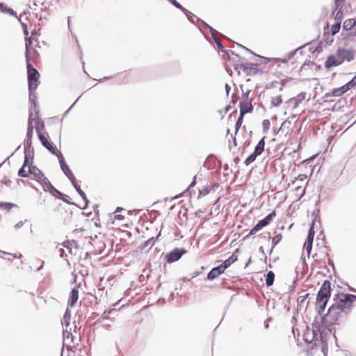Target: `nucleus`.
<instances>
[{
    "instance_id": "f257e3e1",
    "label": "nucleus",
    "mask_w": 356,
    "mask_h": 356,
    "mask_svg": "<svg viewBox=\"0 0 356 356\" xmlns=\"http://www.w3.org/2000/svg\"><path fill=\"white\" fill-rule=\"evenodd\" d=\"M33 41L38 42L37 39L33 37L26 38V58L29 89H36L40 84V74L31 64V61L35 59V54H38L33 45Z\"/></svg>"
},
{
    "instance_id": "f03ea898",
    "label": "nucleus",
    "mask_w": 356,
    "mask_h": 356,
    "mask_svg": "<svg viewBox=\"0 0 356 356\" xmlns=\"http://www.w3.org/2000/svg\"><path fill=\"white\" fill-rule=\"evenodd\" d=\"M330 296L331 283L330 281L325 280L321 286L316 299V309L319 314H322L324 312Z\"/></svg>"
},
{
    "instance_id": "7ed1b4c3",
    "label": "nucleus",
    "mask_w": 356,
    "mask_h": 356,
    "mask_svg": "<svg viewBox=\"0 0 356 356\" xmlns=\"http://www.w3.org/2000/svg\"><path fill=\"white\" fill-rule=\"evenodd\" d=\"M334 305L343 313H349L356 303V296L339 292L334 298Z\"/></svg>"
},
{
    "instance_id": "20e7f679",
    "label": "nucleus",
    "mask_w": 356,
    "mask_h": 356,
    "mask_svg": "<svg viewBox=\"0 0 356 356\" xmlns=\"http://www.w3.org/2000/svg\"><path fill=\"white\" fill-rule=\"evenodd\" d=\"M30 176H32L33 179L41 184L44 191L49 192L54 195L56 193L60 194V192L52 186V184L44 175L42 171L39 170L36 166L33 165L31 166Z\"/></svg>"
},
{
    "instance_id": "39448f33",
    "label": "nucleus",
    "mask_w": 356,
    "mask_h": 356,
    "mask_svg": "<svg viewBox=\"0 0 356 356\" xmlns=\"http://www.w3.org/2000/svg\"><path fill=\"white\" fill-rule=\"evenodd\" d=\"M44 124L43 122H38L36 124V132L39 140L44 147H45L51 153L57 157L61 154V152L56 148L53 143L49 141L47 133H44Z\"/></svg>"
},
{
    "instance_id": "423d86ee",
    "label": "nucleus",
    "mask_w": 356,
    "mask_h": 356,
    "mask_svg": "<svg viewBox=\"0 0 356 356\" xmlns=\"http://www.w3.org/2000/svg\"><path fill=\"white\" fill-rule=\"evenodd\" d=\"M343 312L333 304L328 309L327 314L323 316V323L327 326L334 325L337 323Z\"/></svg>"
},
{
    "instance_id": "0eeeda50",
    "label": "nucleus",
    "mask_w": 356,
    "mask_h": 356,
    "mask_svg": "<svg viewBox=\"0 0 356 356\" xmlns=\"http://www.w3.org/2000/svg\"><path fill=\"white\" fill-rule=\"evenodd\" d=\"M307 175L300 174L292 182L293 185H296L295 188V196L296 200H300L305 195L306 186L307 184Z\"/></svg>"
},
{
    "instance_id": "6e6552de",
    "label": "nucleus",
    "mask_w": 356,
    "mask_h": 356,
    "mask_svg": "<svg viewBox=\"0 0 356 356\" xmlns=\"http://www.w3.org/2000/svg\"><path fill=\"white\" fill-rule=\"evenodd\" d=\"M276 212L273 211L264 219L259 220L255 226L250 231L249 234L245 236V238H249L252 235L256 234L259 230L270 225L273 219L275 217Z\"/></svg>"
},
{
    "instance_id": "1a4fd4ad",
    "label": "nucleus",
    "mask_w": 356,
    "mask_h": 356,
    "mask_svg": "<svg viewBox=\"0 0 356 356\" xmlns=\"http://www.w3.org/2000/svg\"><path fill=\"white\" fill-rule=\"evenodd\" d=\"M38 122L43 121L38 115V112H36V113H33L32 112H31L29 113L28 129L26 134V143L29 145H31V139L33 135V128L36 129V124Z\"/></svg>"
},
{
    "instance_id": "9d476101",
    "label": "nucleus",
    "mask_w": 356,
    "mask_h": 356,
    "mask_svg": "<svg viewBox=\"0 0 356 356\" xmlns=\"http://www.w3.org/2000/svg\"><path fill=\"white\" fill-rule=\"evenodd\" d=\"M234 70L238 75L243 74L246 76L255 74L258 72L257 65L252 63H241L234 66Z\"/></svg>"
},
{
    "instance_id": "9b49d317",
    "label": "nucleus",
    "mask_w": 356,
    "mask_h": 356,
    "mask_svg": "<svg viewBox=\"0 0 356 356\" xmlns=\"http://www.w3.org/2000/svg\"><path fill=\"white\" fill-rule=\"evenodd\" d=\"M265 147V137H263L258 143L254 148L253 153H252L244 161L246 165H249L253 163L257 157L261 154L264 150Z\"/></svg>"
},
{
    "instance_id": "f8f14e48",
    "label": "nucleus",
    "mask_w": 356,
    "mask_h": 356,
    "mask_svg": "<svg viewBox=\"0 0 356 356\" xmlns=\"http://www.w3.org/2000/svg\"><path fill=\"white\" fill-rule=\"evenodd\" d=\"M249 92L250 90H248L246 92L243 93V100L240 102V113H241V115L251 112L253 109L252 99L248 98Z\"/></svg>"
},
{
    "instance_id": "ddd939ff",
    "label": "nucleus",
    "mask_w": 356,
    "mask_h": 356,
    "mask_svg": "<svg viewBox=\"0 0 356 356\" xmlns=\"http://www.w3.org/2000/svg\"><path fill=\"white\" fill-rule=\"evenodd\" d=\"M314 224V222H312L311 227L308 232L307 241H305V245H304V247H305L308 255H309L311 254L312 249L313 240H314V234H315Z\"/></svg>"
},
{
    "instance_id": "4468645a",
    "label": "nucleus",
    "mask_w": 356,
    "mask_h": 356,
    "mask_svg": "<svg viewBox=\"0 0 356 356\" xmlns=\"http://www.w3.org/2000/svg\"><path fill=\"white\" fill-rule=\"evenodd\" d=\"M32 165V161L29 160L27 156H25L24 161L22 167L18 172V175L22 177H28L30 176L31 166Z\"/></svg>"
},
{
    "instance_id": "2eb2a0df",
    "label": "nucleus",
    "mask_w": 356,
    "mask_h": 356,
    "mask_svg": "<svg viewBox=\"0 0 356 356\" xmlns=\"http://www.w3.org/2000/svg\"><path fill=\"white\" fill-rule=\"evenodd\" d=\"M58 159L60 167H61L63 171L64 172V173L65 174V175L69 178V179L72 182H74V181H75V177L73 175L71 170L70 169V168L68 167V165L65 163L62 154L58 156Z\"/></svg>"
},
{
    "instance_id": "dca6fc26",
    "label": "nucleus",
    "mask_w": 356,
    "mask_h": 356,
    "mask_svg": "<svg viewBox=\"0 0 356 356\" xmlns=\"http://www.w3.org/2000/svg\"><path fill=\"white\" fill-rule=\"evenodd\" d=\"M337 56L341 60V63L345 61H350L353 59L354 55L352 51L344 49H339L337 51Z\"/></svg>"
},
{
    "instance_id": "f3484780",
    "label": "nucleus",
    "mask_w": 356,
    "mask_h": 356,
    "mask_svg": "<svg viewBox=\"0 0 356 356\" xmlns=\"http://www.w3.org/2000/svg\"><path fill=\"white\" fill-rule=\"evenodd\" d=\"M184 253V250H179V249L176 248L165 255L166 261L168 263H173L175 261H177L181 258V257Z\"/></svg>"
},
{
    "instance_id": "a211bd4d",
    "label": "nucleus",
    "mask_w": 356,
    "mask_h": 356,
    "mask_svg": "<svg viewBox=\"0 0 356 356\" xmlns=\"http://www.w3.org/2000/svg\"><path fill=\"white\" fill-rule=\"evenodd\" d=\"M293 131V126L291 121L285 120L282 122L281 124V127L279 129V132L284 134L285 136H287L289 134H291Z\"/></svg>"
},
{
    "instance_id": "6ab92c4d",
    "label": "nucleus",
    "mask_w": 356,
    "mask_h": 356,
    "mask_svg": "<svg viewBox=\"0 0 356 356\" xmlns=\"http://www.w3.org/2000/svg\"><path fill=\"white\" fill-rule=\"evenodd\" d=\"M341 64V60H339L337 56H329L325 61V67L326 68H330L334 66H337Z\"/></svg>"
},
{
    "instance_id": "aec40b11",
    "label": "nucleus",
    "mask_w": 356,
    "mask_h": 356,
    "mask_svg": "<svg viewBox=\"0 0 356 356\" xmlns=\"http://www.w3.org/2000/svg\"><path fill=\"white\" fill-rule=\"evenodd\" d=\"M327 252L324 247L320 248L319 250H317V252L313 254V257L315 259L316 261L318 262L325 261L327 259Z\"/></svg>"
},
{
    "instance_id": "412c9836",
    "label": "nucleus",
    "mask_w": 356,
    "mask_h": 356,
    "mask_svg": "<svg viewBox=\"0 0 356 356\" xmlns=\"http://www.w3.org/2000/svg\"><path fill=\"white\" fill-rule=\"evenodd\" d=\"M29 101L31 104V106L30 107V112H32L33 113H36V112H38V113H39V111L38 109V107H37V104H36V102H37V96L35 94L34 91H31L30 92V95H29Z\"/></svg>"
},
{
    "instance_id": "4be33fe9",
    "label": "nucleus",
    "mask_w": 356,
    "mask_h": 356,
    "mask_svg": "<svg viewBox=\"0 0 356 356\" xmlns=\"http://www.w3.org/2000/svg\"><path fill=\"white\" fill-rule=\"evenodd\" d=\"M346 90H332L330 92H327L324 95V102H331L333 99L332 97H339L342 95Z\"/></svg>"
},
{
    "instance_id": "5701e85b",
    "label": "nucleus",
    "mask_w": 356,
    "mask_h": 356,
    "mask_svg": "<svg viewBox=\"0 0 356 356\" xmlns=\"http://www.w3.org/2000/svg\"><path fill=\"white\" fill-rule=\"evenodd\" d=\"M223 273L224 271L221 269V268L219 266L215 267L208 273L207 280H213Z\"/></svg>"
},
{
    "instance_id": "b1692460",
    "label": "nucleus",
    "mask_w": 356,
    "mask_h": 356,
    "mask_svg": "<svg viewBox=\"0 0 356 356\" xmlns=\"http://www.w3.org/2000/svg\"><path fill=\"white\" fill-rule=\"evenodd\" d=\"M79 299V291L76 289H73L70 294L68 304L70 307H74Z\"/></svg>"
},
{
    "instance_id": "393cba45",
    "label": "nucleus",
    "mask_w": 356,
    "mask_h": 356,
    "mask_svg": "<svg viewBox=\"0 0 356 356\" xmlns=\"http://www.w3.org/2000/svg\"><path fill=\"white\" fill-rule=\"evenodd\" d=\"M64 247L67 248L69 250V253L71 254H76V252L73 251V249L76 250L78 248L77 243L72 241H67L63 243Z\"/></svg>"
},
{
    "instance_id": "a878e982",
    "label": "nucleus",
    "mask_w": 356,
    "mask_h": 356,
    "mask_svg": "<svg viewBox=\"0 0 356 356\" xmlns=\"http://www.w3.org/2000/svg\"><path fill=\"white\" fill-rule=\"evenodd\" d=\"M293 79L291 78L288 79H282L280 81H275L272 82V86L274 88H277L278 86L282 87L285 86V83L287 82L291 81Z\"/></svg>"
},
{
    "instance_id": "bb28decb",
    "label": "nucleus",
    "mask_w": 356,
    "mask_h": 356,
    "mask_svg": "<svg viewBox=\"0 0 356 356\" xmlns=\"http://www.w3.org/2000/svg\"><path fill=\"white\" fill-rule=\"evenodd\" d=\"M282 102L281 95H275L270 97V104L272 106H277Z\"/></svg>"
},
{
    "instance_id": "cd10ccee",
    "label": "nucleus",
    "mask_w": 356,
    "mask_h": 356,
    "mask_svg": "<svg viewBox=\"0 0 356 356\" xmlns=\"http://www.w3.org/2000/svg\"><path fill=\"white\" fill-rule=\"evenodd\" d=\"M275 279V274L273 271H269L267 273L266 278V284L268 286L273 285Z\"/></svg>"
},
{
    "instance_id": "c85d7f7f",
    "label": "nucleus",
    "mask_w": 356,
    "mask_h": 356,
    "mask_svg": "<svg viewBox=\"0 0 356 356\" xmlns=\"http://www.w3.org/2000/svg\"><path fill=\"white\" fill-rule=\"evenodd\" d=\"M355 25V20L353 19H346L343 23L345 30H350Z\"/></svg>"
},
{
    "instance_id": "c756f323",
    "label": "nucleus",
    "mask_w": 356,
    "mask_h": 356,
    "mask_svg": "<svg viewBox=\"0 0 356 356\" xmlns=\"http://www.w3.org/2000/svg\"><path fill=\"white\" fill-rule=\"evenodd\" d=\"M0 12L3 13H7L9 15H13L14 13V10L12 8H8L3 3H0Z\"/></svg>"
},
{
    "instance_id": "7c9ffc66",
    "label": "nucleus",
    "mask_w": 356,
    "mask_h": 356,
    "mask_svg": "<svg viewBox=\"0 0 356 356\" xmlns=\"http://www.w3.org/2000/svg\"><path fill=\"white\" fill-rule=\"evenodd\" d=\"M236 259H232V257L224 261L219 266L221 269L225 271Z\"/></svg>"
},
{
    "instance_id": "2f4dec72",
    "label": "nucleus",
    "mask_w": 356,
    "mask_h": 356,
    "mask_svg": "<svg viewBox=\"0 0 356 356\" xmlns=\"http://www.w3.org/2000/svg\"><path fill=\"white\" fill-rule=\"evenodd\" d=\"M356 86V76L353 77V79L350 81L345 86L339 88L338 89H350L351 88H353Z\"/></svg>"
},
{
    "instance_id": "473e14b6",
    "label": "nucleus",
    "mask_w": 356,
    "mask_h": 356,
    "mask_svg": "<svg viewBox=\"0 0 356 356\" xmlns=\"http://www.w3.org/2000/svg\"><path fill=\"white\" fill-rule=\"evenodd\" d=\"M282 239V234H277L272 238V243L273 247H275L276 245H277Z\"/></svg>"
},
{
    "instance_id": "72a5a7b5",
    "label": "nucleus",
    "mask_w": 356,
    "mask_h": 356,
    "mask_svg": "<svg viewBox=\"0 0 356 356\" xmlns=\"http://www.w3.org/2000/svg\"><path fill=\"white\" fill-rule=\"evenodd\" d=\"M270 122L269 120H264L262 122V128H263V132L267 133L270 129Z\"/></svg>"
},
{
    "instance_id": "f704fd0d",
    "label": "nucleus",
    "mask_w": 356,
    "mask_h": 356,
    "mask_svg": "<svg viewBox=\"0 0 356 356\" xmlns=\"http://www.w3.org/2000/svg\"><path fill=\"white\" fill-rule=\"evenodd\" d=\"M340 22H337L334 24H333L331 27V31L332 35H335L340 30Z\"/></svg>"
},
{
    "instance_id": "c9c22d12",
    "label": "nucleus",
    "mask_w": 356,
    "mask_h": 356,
    "mask_svg": "<svg viewBox=\"0 0 356 356\" xmlns=\"http://www.w3.org/2000/svg\"><path fill=\"white\" fill-rule=\"evenodd\" d=\"M243 116H244V115H241V113H240V116L238 118V120H237V121L236 122V124H235L236 132L238 131V130L239 129V128L241 127V124L243 123Z\"/></svg>"
},
{
    "instance_id": "e433bc0d",
    "label": "nucleus",
    "mask_w": 356,
    "mask_h": 356,
    "mask_svg": "<svg viewBox=\"0 0 356 356\" xmlns=\"http://www.w3.org/2000/svg\"><path fill=\"white\" fill-rule=\"evenodd\" d=\"M170 1L177 8H179V10H182V11H184L185 9L176 0H170Z\"/></svg>"
},
{
    "instance_id": "4c0bfd02",
    "label": "nucleus",
    "mask_w": 356,
    "mask_h": 356,
    "mask_svg": "<svg viewBox=\"0 0 356 356\" xmlns=\"http://www.w3.org/2000/svg\"><path fill=\"white\" fill-rule=\"evenodd\" d=\"M13 204L7 202H0V208H3L5 209H10L12 207Z\"/></svg>"
},
{
    "instance_id": "58836bf2",
    "label": "nucleus",
    "mask_w": 356,
    "mask_h": 356,
    "mask_svg": "<svg viewBox=\"0 0 356 356\" xmlns=\"http://www.w3.org/2000/svg\"><path fill=\"white\" fill-rule=\"evenodd\" d=\"M76 191L79 193V194L82 197V198L85 201H87L86 195L85 193L81 189V188H77Z\"/></svg>"
},
{
    "instance_id": "ea45409f",
    "label": "nucleus",
    "mask_w": 356,
    "mask_h": 356,
    "mask_svg": "<svg viewBox=\"0 0 356 356\" xmlns=\"http://www.w3.org/2000/svg\"><path fill=\"white\" fill-rule=\"evenodd\" d=\"M305 98V93H300V95H298V96L296 100L300 102V101H302V99H304Z\"/></svg>"
},
{
    "instance_id": "a19ab883",
    "label": "nucleus",
    "mask_w": 356,
    "mask_h": 356,
    "mask_svg": "<svg viewBox=\"0 0 356 356\" xmlns=\"http://www.w3.org/2000/svg\"><path fill=\"white\" fill-rule=\"evenodd\" d=\"M124 218V216L121 215V214H117V215H115L114 216V219H117V220H123Z\"/></svg>"
},
{
    "instance_id": "79ce46f5",
    "label": "nucleus",
    "mask_w": 356,
    "mask_h": 356,
    "mask_svg": "<svg viewBox=\"0 0 356 356\" xmlns=\"http://www.w3.org/2000/svg\"><path fill=\"white\" fill-rule=\"evenodd\" d=\"M71 334L67 331H63V336L66 340H68Z\"/></svg>"
},
{
    "instance_id": "37998d69",
    "label": "nucleus",
    "mask_w": 356,
    "mask_h": 356,
    "mask_svg": "<svg viewBox=\"0 0 356 356\" xmlns=\"http://www.w3.org/2000/svg\"><path fill=\"white\" fill-rule=\"evenodd\" d=\"M10 254L12 255V254ZM13 256L14 258H17V259H20L22 257V254L19 252H16L14 254H13Z\"/></svg>"
},
{
    "instance_id": "c03bdc74",
    "label": "nucleus",
    "mask_w": 356,
    "mask_h": 356,
    "mask_svg": "<svg viewBox=\"0 0 356 356\" xmlns=\"http://www.w3.org/2000/svg\"><path fill=\"white\" fill-rule=\"evenodd\" d=\"M76 190L77 191V188H81L80 186H79L76 183V181H74V182H72Z\"/></svg>"
},
{
    "instance_id": "a18cd8bd",
    "label": "nucleus",
    "mask_w": 356,
    "mask_h": 356,
    "mask_svg": "<svg viewBox=\"0 0 356 356\" xmlns=\"http://www.w3.org/2000/svg\"><path fill=\"white\" fill-rule=\"evenodd\" d=\"M122 209L120 208V207H118L115 212H118L120 211V210H122Z\"/></svg>"
},
{
    "instance_id": "49530a36",
    "label": "nucleus",
    "mask_w": 356,
    "mask_h": 356,
    "mask_svg": "<svg viewBox=\"0 0 356 356\" xmlns=\"http://www.w3.org/2000/svg\"><path fill=\"white\" fill-rule=\"evenodd\" d=\"M65 318H66V316H64L65 323H66V325L67 326V325H68V323H67V321H65Z\"/></svg>"
},
{
    "instance_id": "de8ad7c7",
    "label": "nucleus",
    "mask_w": 356,
    "mask_h": 356,
    "mask_svg": "<svg viewBox=\"0 0 356 356\" xmlns=\"http://www.w3.org/2000/svg\"><path fill=\"white\" fill-rule=\"evenodd\" d=\"M25 34L27 35H28V31H25Z\"/></svg>"
},
{
    "instance_id": "09e8293b",
    "label": "nucleus",
    "mask_w": 356,
    "mask_h": 356,
    "mask_svg": "<svg viewBox=\"0 0 356 356\" xmlns=\"http://www.w3.org/2000/svg\"><path fill=\"white\" fill-rule=\"evenodd\" d=\"M233 74V72L230 70V74L232 75Z\"/></svg>"
}]
</instances>
